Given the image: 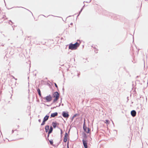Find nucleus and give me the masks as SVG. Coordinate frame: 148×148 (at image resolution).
I'll return each mask as SVG.
<instances>
[{"mask_svg": "<svg viewBox=\"0 0 148 148\" xmlns=\"http://www.w3.org/2000/svg\"><path fill=\"white\" fill-rule=\"evenodd\" d=\"M80 43V41L79 43L77 42L73 44L72 43H70L69 45V49L72 50L76 49L77 47L79 46Z\"/></svg>", "mask_w": 148, "mask_h": 148, "instance_id": "1", "label": "nucleus"}, {"mask_svg": "<svg viewBox=\"0 0 148 148\" xmlns=\"http://www.w3.org/2000/svg\"><path fill=\"white\" fill-rule=\"evenodd\" d=\"M86 122L85 121H84V125H83V129L84 131L87 133H89V132L90 131V130L89 128L87 127H86Z\"/></svg>", "mask_w": 148, "mask_h": 148, "instance_id": "2", "label": "nucleus"}, {"mask_svg": "<svg viewBox=\"0 0 148 148\" xmlns=\"http://www.w3.org/2000/svg\"><path fill=\"white\" fill-rule=\"evenodd\" d=\"M43 99H45L47 102H49L51 101L52 99V97L50 95H49L45 97H43Z\"/></svg>", "mask_w": 148, "mask_h": 148, "instance_id": "3", "label": "nucleus"}, {"mask_svg": "<svg viewBox=\"0 0 148 148\" xmlns=\"http://www.w3.org/2000/svg\"><path fill=\"white\" fill-rule=\"evenodd\" d=\"M62 115L64 118H68L69 116L68 112H67L63 111L62 114Z\"/></svg>", "mask_w": 148, "mask_h": 148, "instance_id": "4", "label": "nucleus"}, {"mask_svg": "<svg viewBox=\"0 0 148 148\" xmlns=\"http://www.w3.org/2000/svg\"><path fill=\"white\" fill-rule=\"evenodd\" d=\"M59 96L60 94L57 91L55 92L52 95V97L53 98H59Z\"/></svg>", "mask_w": 148, "mask_h": 148, "instance_id": "5", "label": "nucleus"}, {"mask_svg": "<svg viewBox=\"0 0 148 148\" xmlns=\"http://www.w3.org/2000/svg\"><path fill=\"white\" fill-rule=\"evenodd\" d=\"M82 142L85 148H88L87 143L86 140H83Z\"/></svg>", "mask_w": 148, "mask_h": 148, "instance_id": "6", "label": "nucleus"}, {"mask_svg": "<svg viewBox=\"0 0 148 148\" xmlns=\"http://www.w3.org/2000/svg\"><path fill=\"white\" fill-rule=\"evenodd\" d=\"M136 112L135 110H133L131 111V114L133 117H134L136 116Z\"/></svg>", "mask_w": 148, "mask_h": 148, "instance_id": "7", "label": "nucleus"}, {"mask_svg": "<svg viewBox=\"0 0 148 148\" xmlns=\"http://www.w3.org/2000/svg\"><path fill=\"white\" fill-rule=\"evenodd\" d=\"M68 135L67 133H65V136L64 139V142H66L68 139Z\"/></svg>", "mask_w": 148, "mask_h": 148, "instance_id": "8", "label": "nucleus"}, {"mask_svg": "<svg viewBox=\"0 0 148 148\" xmlns=\"http://www.w3.org/2000/svg\"><path fill=\"white\" fill-rule=\"evenodd\" d=\"M58 114L57 112H55L53 113H51V115L50 118L54 117H55L57 116Z\"/></svg>", "mask_w": 148, "mask_h": 148, "instance_id": "9", "label": "nucleus"}, {"mask_svg": "<svg viewBox=\"0 0 148 148\" xmlns=\"http://www.w3.org/2000/svg\"><path fill=\"white\" fill-rule=\"evenodd\" d=\"M53 129L52 127V126H51L49 131L48 132V137H49V134L52 132Z\"/></svg>", "mask_w": 148, "mask_h": 148, "instance_id": "10", "label": "nucleus"}, {"mask_svg": "<svg viewBox=\"0 0 148 148\" xmlns=\"http://www.w3.org/2000/svg\"><path fill=\"white\" fill-rule=\"evenodd\" d=\"M49 117V116L47 115L44 117L43 120H47L48 119Z\"/></svg>", "mask_w": 148, "mask_h": 148, "instance_id": "11", "label": "nucleus"}, {"mask_svg": "<svg viewBox=\"0 0 148 148\" xmlns=\"http://www.w3.org/2000/svg\"><path fill=\"white\" fill-rule=\"evenodd\" d=\"M45 131L46 132H47L48 131L49 129V126L48 125H47L45 127Z\"/></svg>", "mask_w": 148, "mask_h": 148, "instance_id": "12", "label": "nucleus"}, {"mask_svg": "<svg viewBox=\"0 0 148 148\" xmlns=\"http://www.w3.org/2000/svg\"><path fill=\"white\" fill-rule=\"evenodd\" d=\"M58 99H59V98H55V99L53 100V102H52V103L51 104V105L53 104V103H54L56 102Z\"/></svg>", "mask_w": 148, "mask_h": 148, "instance_id": "13", "label": "nucleus"}, {"mask_svg": "<svg viewBox=\"0 0 148 148\" xmlns=\"http://www.w3.org/2000/svg\"><path fill=\"white\" fill-rule=\"evenodd\" d=\"M56 125L57 124L56 123L53 122L52 123L53 126L54 128H55L56 127Z\"/></svg>", "mask_w": 148, "mask_h": 148, "instance_id": "14", "label": "nucleus"}, {"mask_svg": "<svg viewBox=\"0 0 148 148\" xmlns=\"http://www.w3.org/2000/svg\"><path fill=\"white\" fill-rule=\"evenodd\" d=\"M37 91L38 93H41V91L40 90V89L39 88H38L37 89Z\"/></svg>", "mask_w": 148, "mask_h": 148, "instance_id": "15", "label": "nucleus"}, {"mask_svg": "<svg viewBox=\"0 0 148 148\" xmlns=\"http://www.w3.org/2000/svg\"><path fill=\"white\" fill-rule=\"evenodd\" d=\"M79 114H74L73 116V117H77V116H79Z\"/></svg>", "mask_w": 148, "mask_h": 148, "instance_id": "16", "label": "nucleus"}, {"mask_svg": "<svg viewBox=\"0 0 148 148\" xmlns=\"http://www.w3.org/2000/svg\"><path fill=\"white\" fill-rule=\"evenodd\" d=\"M84 5H84V6H83V7L79 11V14H80V13H81V12L82 11V10H83V8L84 7Z\"/></svg>", "mask_w": 148, "mask_h": 148, "instance_id": "17", "label": "nucleus"}, {"mask_svg": "<svg viewBox=\"0 0 148 148\" xmlns=\"http://www.w3.org/2000/svg\"><path fill=\"white\" fill-rule=\"evenodd\" d=\"M49 142L50 143V144L52 145H53V141L52 140H49Z\"/></svg>", "mask_w": 148, "mask_h": 148, "instance_id": "18", "label": "nucleus"}, {"mask_svg": "<svg viewBox=\"0 0 148 148\" xmlns=\"http://www.w3.org/2000/svg\"><path fill=\"white\" fill-rule=\"evenodd\" d=\"M46 121H43L42 123L41 124V125H43L45 124V122Z\"/></svg>", "mask_w": 148, "mask_h": 148, "instance_id": "19", "label": "nucleus"}, {"mask_svg": "<svg viewBox=\"0 0 148 148\" xmlns=\"http://www.w3.org/2000/svg\"><path fill=\"white\" fill-rule=\"evenodd\" d=\"M54 84H55V87L56 88H58V86L57 85V84L55 83H54Z\"/></svg>", "mask_w": 148, "mask_h": 148, "instance_id": "20", "label": "nucleus"}, {"mask_svg": "<svg viewBox=\"0 0 148 148\" xmlns=\"http://www.w3.org/2000/svg\"><path fill=\"white\" fill-rule=\"evenodd\" d=\"M38 94L40 97H42V95L41 94V93H39Z\"/></svg>", "mask_w": 148, "mask_h": 148, "instance_id": "21", "label": "nucleus"}, {"mask_svg": "<svg viewBox=\"0 0 148 148\" xmlns=\"http://www.w3.org/2000/svg\"><path fill=\"white\" fill-rule=\"evenodd\" d=\"M57 107H58V106H56L54 107L53 108H51V109H53L55 108H56Z\"/></svg>", "mask_w": 148, "mask_h": 148, "instance_id": "22", "label": "nucleus"}, {"mask_svg": "<svg viewBox=\"0 0 148 148\" xmlns=\"http://www.w3.org/2000/svg\"><path fill=\"white\" fill-rule=\"evenodd\" d=\"M109 121H106V122H105V123H106L107 124H109Z\"/></svg>", "mask_w": 148, "mask_h": 148, "instance_id": "23", "label": "nucleus"}, {"mask_svg": "<svg viewBox=\"0 0 148 148\" xmlns=\"http://www.w3.org/2000/svg\"><path fill=\"white\" fill-rule=\"evenodd\" d=\"M91 1V0H90L89 1H86V3H90V2ZM85 2V1H84V2Z\"/></svg>", "mask_w": 148, "mask_h": 148, "instance_id": "24", "label": "nucleus"}, {"mask_svg": "<svg viewBox=\"0 0 148 148\" xmlns=\"http://www.w3.org/2000/svg\"><path fill=\"white\" fill-rule=\"evenodd\" d=\"M80 74V73H77V76H78V77H79V75Z\"/></svg>", "mask_w": 148, "mask_h": 148, "instance_id": "25", "label": "nucleus"}, {"mask_svg": "<svg viewBox=\"0 0 148 148\" xmlns=\"http://www.w3.org/2000/svg\"><path fill=\"white\" fill-rule=\"evenodd\" d=\"M74 118H75V117H73V116L71 118V120H73V119H74Z\"/></svg>", "mask_w": 148, "mask_h": 148, "instance_id": "26", "label": "nucleus"}, {"mask_svg": "<svg viewBox=\"0 0 148 148\" xmlns=\"http://www.w3.org/2000/svg\"><path fill=\"white\" fill-rule=\"evenodd\" d=\"M61 102L59 103V105L58 106V107H59L60 106V105H61Z\"/></svg>", "mask_w": 148, "mask_h": 148, "instance_id": "27", "label": "nucleus"}, {"mask_svg": "<svg viewBox=\"0 0 148 148\" xmlns=\"http://www.w3.org/2000/svg\"><path fill=\"white\" fill-rule=\"evenodd\" d=\"M27 10H28V11H29V12H31V13L32 14V15H33L32 13V12H31L30 11H29V10H28V9H27Z\"/></svg>", "mask_w": 148, "mask_h": 148, "instance_id": "28", "label": "nucleus"}, {"mask_svg": "<svg viewBox=\"0 0 148 148\" xmlns=\"http://www.w3.org/2000/svg\"><path fill=\"white\" fill-rule=\"evenodd\" d=\"M10 22L12 23H13V22L11 20H10L9 21Z\"/></svg>", "mask_w": 148, "mask_h": 148, "instance_id": "29", "label": "nucleus"}, {"mask_svg": "<svg viewBox=\"0 0 148 148\" xmlns=\"http://www.w3.org/2000/svg\"><path fill=\"white\" fill-rule=\"evenodd\" d=\"M47 106H51V105H46Z\"/></svg>", "mask_w": 148, "mask_h": 148, "instance_id": "30", "label": "nucleus"}, {"mask_svg": "<svg viewBox=\"0 0 148 148\" xmlns=\"http://www.w3.org/2000/svg\"><path fill=\"white\" fill-rule=\"evenodd\" d=\"M87 123H89V121H87Z\"/></svg>", "mask_w": 148, "mask_h": 148, "instance_id": "31", "label": "nucleus"}, {"mask_svg": "<svg viewBox=\"0 0 148 148\" xmlns=\"http://www.w3.org/2000/svg\"><path fill=\"white\" fill-rule=\"evenodd\" d=\"M70 25H73V23H71V24H70Z\"/></svg>", "mask_w": 148, "mask_h": 148, "instance_id": "32", "label": "nucleus"}, {"mask_svg": "<svg viewBox=\"0 0 148 148\" xmlns=\"http://www.w3.org/2000/svg\"><path fill=\"white\" fill-rule=\"evenodd\" d=\"M62 90H63V92H64V88H62Z\"/></svg>", "mask_w": 148, "mask_h": 148, "instance_id": "33", "label": "nucleus"}, {"mask_svg": "<svg viewBox=\"0 0 148 148\" xmlns=\"http://www.w3.org/2000/svg\"><path fill=\"white\" fill-rule=\"evenodd\" d=\"M62 98H61V102H62Z\"/></svg>", "mask_w": 148, "mask_h": 148, "instance_id": "34", "label": "nucleus"}, {"mask_svg": "<svg viewBox=\"0 0 148 148\" xmlns=\"http://www.w3.org/2000/svg\"><path fill=\"white\" fill-rule=\"evenodd\" d=\"M80 14H79L77 15V17Z\"/></svg>", "mask_w": 148, "mask_h": 148, "instance_id": "35", "label": "nucleus"}, {"mask_svg": "<svg viewBox=\"0 0 148 148\" xmlns=\"http://www.w3.org/2000/svg\"><path fill=\"white\" fill-rule=\"evenodd\" d=\"M87 59H88V58H86V60H87Z\"/></svg>", "mask_w": 148, "mask_h": 148, "instance_id": "36", "label": "nucleus"}, {"mask_svg": "<svg viewBox=\"0 0 148 148\" xmlns=\"http://www.w3.org/2000/svg\"><path fill=\"white\" fill-rule=\"evenodd\" d=\"M62 106H64V104L63 103H62Z\"/></svg>", "mask_w": 148, "mask_h": 148, "instance_id": "37", "label": "nucleus"}, {"mask_svg": "<svg viewBox=\"0 0 148 148\" xmlns=\"http://www.w3.org/2000/svg\"><path fill=\"white\" fill-rule=\"evenodd\" d=\"M42 104H44L45 105H46V104L45 103H42Z\"/></svg>", "mask_w": 148, "mask_h": 148, "instance_id": "38", "label": "nucleus"}, {"mask_svg": "<svg viewBox=\"0 0 148 148\" xmlns=\"http://www.w3.org/2000/svg\"><path fill=\"white\" fill-rule=\"evenodd\" d=\"M139 77V76H137V77H136V78H138Z\"/></svg>", "mask_w": 148, "mask_h": 148, "instance_id": "39", "label": "nucleus"}, {"mask_svg": "<svg viewBox=\"0 0 148 148\" xmlns=\"http://www.w3.org/2000/svg\"><path fill=\"white\" fill-rule=\"evenodd\" d=\"M12 77H13V78H14V79L15 78V77H14L12 76Z\"/></svg>", "mask_w": 148, "mask_h": 148, "instance_id": "40", "label": "nucleus"}, {"mask_svg": "<svg viewBox=\"0 0 148 148\" xmlns=\"http://www.w3.org/2000/svg\"><path fill=\"white\" fill-rule=\"evenodd\" d=\"M77 41H80V40H77Z\"/></svg>", "mask_w": 148, "mask_h": 148, "instance_id": "41", "label": "nucleus"}, {"mask_svg": "<svg viewBox=\"0 0 148 148\" xmlns=\"http://www.w3.org/2000/svg\"><path fill=\"white\" fill-rule=\"evenodd\" d=\"M59 117H60V118H62H62L61 116Z\"/></svg>", "mask_w": 148, "mask_h": 148, "instance_id": "42", "label": "nucleus"}, {"mask_svg": "<svg viewBox=\"0 0 148 148\" xmlns=\"http://www.w3.org/2000/svg\"><path fill=\"white\" fill-rule=\"evenodd\" d=\"M14 79H15V80H17V79H16V78H14Z\"/></svg>", "mask_w": 148, "mask_h": 148, "instance_id": "43", "label": "nucleus"}, {"mask_svg": "<svg viewBox=\"0 0 148 148\" xmlns=\"http://www.w3.org/2000/svg\"><path fill=\"white\" fill-rule=\"evenodd\" d=\"M45 17H46V16H45V15H43Z\"/></svg>", "mask_w": 148, "mask_h": 148, "instance_id": "44", "label": "nucleus"}, {"mask_svg": "<svg viewBox=\"0 0 148 148\" xmlns=\"http://www.w3.org/2000/svg\"><path fill=\"white\" fill-rule=\"evenodd\" d=\"M38 120L40 121V120H40V119H39Z\"/></svg>", "mask_w": 148, "mask_h": 148, "instance_id": "45", "label": "nucleus"}, {"mask_svg": "<svg viewBox=\"0 0 148 148\" xmlns=\"http://www.w3.org/2000/svg\"><path fill=\"white\" fill-rule=\"evenodd\" d=\"M84 121H85V118L84 119Z\"/></svg>", "mask_w": 148, "mask_h": 148, "instance_id": "46", "label": "nucleus"}, {"mask_svg": "<svg viewBox=\"0 0 148 148\" xmlns=\"http://www.w3.org/2000/svg\"><path fill=\"white\" fill-rule=\"evenodd\" d=\"M105 120L107 121V120H108V119H106Z\"/></svg>", "mask_w": 148, "mask_h": 148, "instance_id": "47", "label": "nucleus"}, {"mask_svg": "<svg viewBox=\"0 0 148 148\" xmlns=\"http://www.w3.org/2000/svg\"><path fill=\"white\" fill-rule=\"evenodd\" d=\"M69 16L68 17H70V16Z\"/></svg>", "mask_w": 148, "mask_h": 148, "instance_id": "48", "label": "nucleus"}, {"mask_svg": "<svg viewBox=\"0 0 148 148\" xmlns=\"http://www.w3.org/2000/svg\"><path fill=\"white\" fill-rule=\"evenodd\" d=\"M50 15H49L48 16H50Z\"/></svg>", "mask_w": 148, "mask_h": 148, "instance_id": "49", "label": "nucleus"}, {"mask_svg": "<svg viewBox=\"0 0 148 148\" xmlns=\"http://www.w3.org/2000/svg\"><path fill=\"white\" fill-rule=\"evenodd\" d=\"M84 62H86V61H84Z\"/></svg>", "mask_w": 148, "mask_h": 148, "instance_id": "50", "label": "nucleus"}, {"mask_svg": "<svg viewBox=\"0 0 148 148\" xmlns=\"http://www.w3.org/2000/svg\"><path fill=\"white\" fill-rule=\"evenodd\" d=\"M17 7V8H18V7Z\"/></svg>", "mask_w": 148, "mask_h": 148, "instance_id": "51", "label": "nucleus"}]
</instances>
